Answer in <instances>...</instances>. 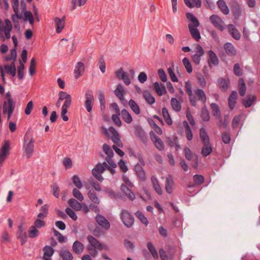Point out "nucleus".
<instances>
[{"label": "nucleus", "instance_id": "obj_1", "mask_svg": "<svg viewBox=\"0 0 260 260\" xmlns=\"http://www.w3.org/2000/svg\"><path fill=\"white\" fill-rule=\"evenodd\" d=\"M87 239L90 244L87 246V249L90 255L93 257H95L98 255V250H109L108 246L100 242L99 241L92 236H88Z\"/></svg>", "mask_w": 260, "mask_h": 260}, {"label": "nucleus", "instance_id": "obj_2", "mask_svg": "<svg viewBox=\"0 0 260 260\" xmlns=\"http://www.w3.org/2000/svg\"><path fill=\"white\" fill-rule=\"evenodd\" d=\"M114 168L110 167L106 162H104L103 164L98 163L92 170V174L98 180L102 182L104 180V178L101 174L104 173L106 169L109 170L112 174H114L115 173Z\"/></svg>", "mask_w": 260, "mask_h": 260}, {"label": "nucleus", "instance_id": "obj_3", "mask_svg": "<svg viewBox=\"0 0 260 260\" xmlns=\"http://www.w3.org/2000/svg\"><path fill=\"white\" fill-rule=\"evenodd\" d=\"M120 219L124 225L127 228H131L134 224V216L127 210H122L120 214Z\"/></svg>", "mask_w": 260, "mask_h": 260}, {"label": "nucleus", "instance_id": "obj_4", "mask_svg": "<svg viewBox=\"0 0 260 260\" xmlns=\"http://www.w3.org/2000/svg\"><path fill=\"white\" fill-rule=\"evenodd\" d=\"M85 98V107L88 112H90L94 102V98L91 90L88 89L86 91Z\"/></svg>", "mask_w": 260, "mask_h": 260}, {"label": "nucleus", "instance_id": "obj_5", "mask_svg": "<svg viewBox=\"0 0 260 260\" xmlns=\"http://www.w3.org/2000/svg\"><path fill=\"white\" fill-rule=\"evenodd\" d=\"M184 151L185 158L188 160H194V162L192 164V166L194 168H197L198 166V155L193 154L190 149L187 147L184 148Z\"/></svg>", "mask_w": 260, "mask_h": 260}, {"label": "nucleus", "instance_id": "obj_6", "mask_svg": "<svg viewBox=\"0 0 260 260\" xmlns=\"http://www.w3.org/2000/svg\"><path fill=\"white\" fill-rule=\"evenodd\" d=\"M210 20L213 25L218 29L222 31L224 29L223 21L216 15H212L210 17Z\"/></svg>", "mask_w": 260, "mask_h": 260}, {"label": "nucleus", "instance_id": "obj_7", "mask_svg": "<svg viewBox=\"0 0 260 260\" xmlns=\"http://www.w3.org/2000/svg\"><path fill=\"white\" fill-rule=\"evenodd\" d=\"M15 107V102L13 99L5 101L3 106V112L6 114L7 112H14Z\"/></svg>", "mask_w": 260, "mask_h": 260}, {"label": "nucleus", "instance_id": "obj_8", "mask_svg": "<svg viewBox=\"0 0 260 260\" xmlns=\"http://www.w3.org/2000/svg\"><path fill=\"white\" fill-rule=\"evenodd\" d=\"M115 74L116 77L119 79H122L125 85H128L131 83L128 74L127 72H124L122 68L118 70Z\"/></svg>", "mask_w": 260, "mask_h": 260}, {"label": "nucleus", "instance_id": "obj_9", "mask_svg": "<svg viewBox=\"0 0 260 260\" xmlns=\"http://www.w3.org/2000/svg\"><path fill=\"white\" fill-rule=\"evenodd\" d=\"M109 131L112 134L111 137V140L115 144V145L119 147H122L123 144L121 142V141L120 140L118 132L112 126L110 127Z\"/></svg>", "mask_w": 260, "mask_h": 260}, {"label": "nucleus", "instance_id": "obj_10", "mask_svg": "<svg viewBox=\"0 0 260 260\" xmlns=\"http://www.w3.org/2000/svg\"><path fill=\"white\" fill-rule=\"evenodd\" d=\"M95 219L99 225L102 228L105 230H108L110 229V222L103 216L98 214L96 215Z\"/></svg>", "mask_w": 260, "mask_h": 260}, {"label": "nucleus", "instance_id": "obj_11", "mask_svg": "<svg viewBox=\"0 0 260 260\" xmlns=\"http://www.w3.org/2000/svg\"><path fill=\"white\" fill-rule=\"evenodd\" d=\"M17 237L21 241V245L25 243L27 241V236L23 225L21 224L18 226V231L17 232Z\"/></svg>", "mask_w": 260, "mask_h": 260}, {"label": "nucleus", "instance_id": "obj_12", "mask_svg": "<svg viewBox=\"0 0 260 260\" xmlns=\"http://www.w3.org/2000/svg\"><path fill=\"white\" fill-rule=\"evenodd\" d=\"M150 138L157 149L160 151L164 149L165 146L162 141L154 133H153L152 135H150Z\"/></svg>", "mask_w": 260, "mask_h": 260}, {"label": "nucleus", "instance_id": "obj_13", "mask_svg": "<svg viewBox=\"0 0 260 260\" xmlns=\"http://www.w3.org/2000/svg\"><path fill=\"white\" fill-rule=\"evenodd\" d=\"M224 49L226 54L230 56H235L237 54V50L234 46L230 42L225 43L223 45Z\"/></svg>", "mask_w": 260, "mask_h": 260}, {"label": "nucleus", "instance_id": "obj_14", "mask_svg": "<svg viewBox=\"0 0 260 260\" xmlns=\"http://www.w3.org/2000/svg\"><path fill=\"white\" fill-rule=\"evenodd\" d=\"M186 17L187 19L191 22V23L188 24V28H189V25H191L192 28L198 27L199 26V21L192 13L190 12L186 13Z\"/></svg>", "mask_w": 260, "mask_h": 260}, {"label": "nucleus", "instance_id": "obj_15", "mask_svg": "<svg viewBox=\"0 0 260 260\" xmlns=\"http://www.w3.org/2000/svg\"><path fill=\"white\" fill-rule=\"evenodd\" d=\"M43 250L44 251V255L43 258L44 260H52L50 257L53 254L54 250L50 246H45Z\"/></svg>", "mask_w": 260, "mask_h": 260}, {"label": "nucleus", "instance_id": "obj_16", "mask_svg": "<svg viewBox=\"0 0 260 260\" xmlns=\"http://www.w3.org/2000/svg\"><path fill=\"white\" fill-rule=\"evenodd\" d=\"M229 80L223 78H219L217 80V84L220 89L223 91H226L229 87Z\"/></svg>", "mask_w": 260, "mask_h": 260}, {"label": "nucleus", "instance_id": "obj_17", "mask_svg": "<svg viewBox=\"0 0 260 260\" xmlns=\"http://www.w3.org/2000/svg\"><path fill=\"white\" fill-rule=\"evenodd\" d=\"M59 255L62 260H73V256L72 253L66 248H62L59 252Z\"/></svg>", "mask_w": 260, "mask_h": 260}, {"label": "nucleus", "instance_id": "obj_18", "mask_svg": "<svg viewBox=\"0 0 260 260\" xmlns=\"http://www.w3.org/2000/svg\"><path fill=\"white\" fill-rule=\"evenodd\" d=\"M231 9L235 19H238L241 14V10L240 5L236 2H233L232 4Z\"/></svg>", "mask_w": 260, "mask_h": 260}, {"label": "nucleus", "instance_id": "obj_19", "mask_svg": "<svg viewBox=\"0 0 260 260\" xmlns=\"http://www.w3.org/2000/svg\"><path fill=\"white\" fill-rule=\"evenodd\" d=\"M238 94L236 91H233L228 98V104L230 108L233 110L235 107Z\"/></svg>", "mask_w": 260, "mask_h": 260}, {"label": "nucleus", "instance_id": "obj_20", "mask_svg": "<svg viewBox=\"0 0 260 260\" xmlns=\"http://www.w3.org/2000/svg\"><path fill=\"white\" fill-rule=\"evenodd\" d=\"M73 251L77 254H81L84 248V245L78 241H75L73 244Z\"/></svg>", "mask_w": 260, "mask_h": 260}, {"label": "nucleus", "instance_id": "obj_21", "mask_svg": "<svg viewBox=\"0 0 260 260\" xmlns=\"http://www.w3.org/2000/svg\"><path fill=\"white\" fill-rule=\"evenodd\" d=\"M85 70L84 64L81 62H78L74 70L75 76L76 79L82 75Z\"/></svg>", "mask_w": 260, "mask_h": 260}, {"label": "nucleus", "instance_id": "obj_22", "mask_svg": "<svg viewBox=\"0 0 260 260\" xmlns=\"http://www.w3.org/2000/svg\"><path fill=\"white\" fill-rule=\"evenodd\" d=\"M34 139L31 138L25 147V153L27 158H29L34 152Z\"/></svg>", "mask_w": 260, "mask_h": 260}, {"label": "nucleus", "instance_id": "obj_23", "mask_svg": "<svg viewBox=\"0 0 260 260\" xmlns=\"http://www.w3.org/2000/svg\"><path fill=\"white\" fill-rule=\"evenodd\" d=\"M229 33L232 37L236 40H239L241 38V35L238 30L233 24L228 25Z\"/></svg>", "mask_w": 260, "mask_h": 260}, {"label": "nucleus", "instance_id": "obj_24", "mask_svg": "<svg viewBox=\"0 0 260 260\" xmlns=\"http://www.w3.org/2000/svg\"><path fill=\"white\" fill-rule=\"evenodd\" d=\"M136 133L141 141L146 144L148 141V138L143 129L141 127L138 126L136 128Z\"/></svg>", "mask_w": 260, "mask_h": 260}, {"label": "nucleus", "instance_id": "obj_25", "mask_svg": "<svg viewBox=\"0 0 260 260\" xmlns=\"http://www.w3.org/2000/svg\"><path fill=\"white\" fill-rule=\"evenodd\" d=\"M120 189L129 200L133 201L135 199V193L126 185L124 184H121Z\"/></svg>", "mask_w": 260, "mask_h": 260}, {"label": "nucleus", "instance_id": "obj_26", "mask_svg": "<svg viewBox=\"0 0 260 260\" xmlns=\"http://www.w3.org/2000/svg\"><path fill=\"white\" fill-rule=\"evenodd\" d=\"M154 88L156 92L159 96H161L167 93V90L165 86L163 84H159L156 82L154 83Z\"/></svg>", "mask_w": 260, "mask_h": 260}, {"label": "nucleus", "instance_id": "obj_27", "mask_svg": "<svg viewBox=\"0 0 260 260\" xmlns=\"http://www.w3.org/2000/svg\"><path fill=\"white\" fill-rule=\"evenodd\" d=\"M213 149L212 145L210 142L203 144V146L202 148L201 154L204 157H206L211 153Z\"/></svg>", "mask_w": 260, "mask_h": 260}, {"label": "nucleus", "instance_id": "obj_28", "mask_svg": "<svg viewBox=\"0 0 260 260\" xmlns=\"http://www.w3.org/2000/svg\"><path fill=\"white\" fill-rule=\"evenodd\" d=\"M174 184V181L172 176L169 175L166 178V184H165V188L166 191L171 194L172 192L173 186Z\"/></svg>", "mask_w": 260, "mask_h": 260}, {"label": "nucleus", "instance_id": "obj_29", "mask_svg": "<svg viewBox=\"0 0 260 260\" xmlns=\"http://www.w3.org/2000/svg\"><path fill=\"white\" fill-rule=\"evenodd\" d=\"M217 5L223 14L224 15L229 14V9L224 0H218L217 2Z\"/></svg>", "mask_w": 260, "mask_h": 260}, {"label": "nucleus", "instance_id": "obj_30", "mask_svg": "<svg viewBox=\"0 0 260 260\" xmlns=\"http://www.w3.org/2000/svg\"><path fill=\"white\" fill-rule=\"evenodd\" d=\"M185 4L188 8H192L196 7L199 8L201 7V0H184Z\"/></svg>", "mask_w": 260, "mask_h": 260}, {"label": "nucleus", "instance_id": "obj_31", "mask_svg": "<svg viewBox=\"0 0 260 260\" xmlns=\"http://www.w3.org/2000/svg\"><path fill=\"white\" fill-rule=\"evenodd\" d=\"M151 181L153 187L155 191L159 195L162 194V190L159 184L157 179L155 176H152Z\"/></svg>", "mask_w": 260, "mask_h": 260}, {"label": "nucleus", "instance_id": "obj_32", "mask_svg": "<svg viewBox=\"0 0 260 260\" xmlns=\"http://www.w3.org/2000/svg\"><path fill=\"white\" fill-rule=\"evenodd\" d=\"M135 171L140 180L141 181H144L146 179V176L145 172L141 165L137 164L135 166Z\"/></svg>", "mask_w": 260, "mask_h": 260}, {"label": "nucleus", "instance_id": "obj_33", "mask_svg": "<svg viewBox=\"0 0 260 260\" xmlns=\"http://www.w3.org/2000/svg\"><path fill=\"white\" fill-rule=\"evenodd\" d=\"M63 17L62 19H60L58 17L55 18V22L56 25V31L57 34L61 32L64 26V20Z\"/></svg>", "mask_w": 260, "mask_h": 260}, {"label": "nucleus", "instance_id": "obj_34", "mask_svg": "<svg viewBox=\"0 0 260 260\" xmlns=\"http://www.w3.org/2000/svg\"><path fill=\"white\" fill-rule=\"evenodd\" d=\"M6 25L5 28L2 31H4L6 39H9L11 37L10 31L12 30V26L10 21L8 19L5 20Z\"/></svg>", "mask_w": 260, "mask_h": 260}, {"label": "nucleus", "instance_id": "obj_35", "mask_svg": "<svg viewBox=\"0 0 260 260\" xmlns=\"http://www.w3.org/2000/svg\"><path fill=\"white\" fill-rule=\"evenodd\" d=\"M68 204L75 210L80 211L82 209V204L75 199H69Z\"/></svg>", "mask_w": 260, "mask_h": 260}, {"label": "nucleus", "instance_id": "obj_36", "mask_svg": "<svg viewBox=\"0 0 260 260\" xmlns=\"http://www.w3.org/2000/svg\"><path fill=\"white\" fill-rule=\"evenodd\" d=\"M121 115L122 119L127 123H131L133 121L132 117L128 111L125 109L122 110Z\"/></svg>", "mask_w": 260, "mask_h": 260}, {"label": "nucleus", "instance_id": "obj_37", "mask_svg": "<svg viewBox=\"0 0 260 260\" xmlns=\"http://www.w3.org/2000/svg\"><path fill=\"white\" fill-rule=\"evenodd\" d=\"M200 137L202 142L203 144L210 142L209 137L204 128H201L200 130Z\"/></svg>", "mask_w": 260, "mask_h": 260}, {"label": "nucleus", "instance_id": "obj_38", "mask_svg": "<svg viewBox=\"0 0 260 260\" xmlns=\"http://www.w3.org/2000/svg\"><path fill=\"white\" fill-rule=\"evenodd\" d=\"M238 87L239 94L241 96H244V95L245 94L246 87L243 79L240 78L239 79Z\"/></svg>", "mask_w": 260, "mask_h": 260}, {"label": "nucleus", "instance_id": "obj_39", "mask_svg": "<svg viewBox=\"0 0 260 260\" xmlns=\"http://www.w3.org/2000/svg\"><path fill=\"white\" fill-rule=\"evenodd\" d=\"M209 63H211L214 66H217L219 63L218 58L216 54L211 50L209 51Z\"/></svg>", "mask_w": 260, "mask_h": 260}, {"label": "nucleus", "instance_id": "obj_40", "mask_svg": "<svg viewBox=\"0 0 260 260\" xmlns=\"http://www.w3.org/2000/svg\"><path fill=\"white\" fill-rule=\"evenodd\" d=\"M189 30L192 37L197 41H199L201 38L200 33L197 27L192 28L191 25H189Z\"/></svg>", "mask_w": 260, "mask_h": 260}, {"label": "nucleus", "instance_id": "obj_41", "mask_svg": "<svg viewBox=\"0 0 260 260\" xmlns=\"http://www.w3.org/2000/svg\"><path fill=\"white\" fill-rule=\"evenodd\" d=\"M196 94L197 95L198 100L205 104L206 102V95L203 90L201 89H197L194 91Z\"/></svg>", "mask_w": 260, "mask_h": 260}, {"label": "nucleus", "instance_id": "obj_42", "mask_svg": "<svg viewBox=\"0 0 260 260\" xmlns=\"http://www.w3.org/2000/svg\"><path fill=\"white\" fill-rule=\"evenodd\" d=\"M10 144L8 141L5 142L0 150V155L7 157L9 154Z\"/></svg>", "mask_w": 260, "mask_h": 260}, {"label": "nucleus", "instance_id": "obj_43", "mask_svg": "<svg viewBox=\"0 0 260 260\" xmlns=\"http://www.w3.org/2000/svg\"><path fill=\"white\" fill-rule=\"evenodd\" d=\"M10 144L8 141L5 142L0 150V155L7 157L9 154Z\"/></svg>", "mask_w": 260, "mask_h": 260}, {"label": "nucleus", "instance_id": "obj_44", "mask_svg": "<svg viewBox=\"0 0 260 260\" xmlns=\"http://www.w3.org/2000/svg\"><path fill=\"white\" fill-rule=\"evenodd\" d=\"M124 91L122 85H118L116 89L114 90L115 94L120 101H123L124 99Z\"/></svg>", "mask_w": 260, "mask_h": 260}, {"label": "nucleus", "instance_id": "obj_45", "mask_svg": "<svg viewBox=\"0 0 260 260\" xmlns=\"http://www.w3.org/2000/svg\"><path fill=\"white\" fill-rule=\"evenodd\" d=\"M212 113L216 119L220 117V112L218 105L216 103H212L210 105Z\"/></svg>", "mask_w": 260, "mask_h": 260}, {"label": "nucleus", "instance_id": "obj_46", "mask_svg": "<svg viewBox=\"0 0 260 260\" xmlns=\"http://www.w3.org/2000/svg\"><path fill=\"white\" fill-rule=\"evenodd\" d=\"M128 105L132 110L137 115L140 113V109L138 105L135 101L131 99L128 102Z\"/></svg>", "mask_w": 260, "mask_h": 260}, {"label": "nucleus", "instance_id": "obj_47", "mask_svg": "<svg viewBox=\"0 0 260 260\" xmlns=\"http://www.w3.org/2000/svg\"><path fill=\"white\" fill-rule=\"evenodd\" d=\"M183 123L185 129V135L186 138L188 141H190L193 138L191 128L186 121H184Z\"/></svg>", "mask_w": 260, "mask_h": 260}, {"label": "nucleus", "instance_id": "obj_48", "mask_svg": "<svg viewBox=\"0 0 260 260\" xmlns=\"http://www.w3.org/2000/svg\"><path fill=\"white\" fill-rule=\"evenodd\" d=\"M162 114L164 119H165L166 123L169 125H171L172 124L173 121L169 113V112L166 108L164 107L162 108Z\"/></svg>", "mask_w": 260, "mask_h": 260}, {"label": "nucleus", "instance_id": "obj_49", "mask_svg": "<svg viewBox=\"0 0 260 260\" xmlns=\"http://www.w3.org/2000/svg\"><path fill=\"white\" fill-rule=\"evenodd\" d=\"M171 104L172 108L175 111L179 112L181 109V106L180 102L175 98H173L171 100Z\"/></svg>", "mask_w": 260, "mask_h": 260}, {"label": "nucleus", "instance_id": "obj_50", "mask_svg": "<svg viewBox=\"0 0 260 260\" xmlns=\"http://www.w3.org/2000/svg\"><path fill=\"white\" fill-rule=\"evenodd\" d=\"M147 247L150 252L151 253L152 257L154 259H157L158 258V255L155 248L153 246L152 243L148 242Z\"/></svg>", "mask_w": 260, "mask_h": 260}, {"label": "nucleus", "instance_id": "obj_51", "mask_svg": "<svg viewBox=\"0 0 260 260\" xmlns=\"http://www.w3.org/2000/svg\"><path fill=\"white\" fill-rule=\"evenodd\" d=\"M256 99L255 95H249L246 100L243 101V104L246 108L250 107Z\"/></svg>", "mask_w": 260, "mask_h": 260}, {"label": "nucleus", "instance_id": "obj_52", "mask_svg": "<svg viewBox=\"0 0 260 260\" xmlns=\"http://www.w3.org/2000/svg\"><path fill=\"white\" fill-rule=\"evenodd\" d=\"M143 96L146 102L149 104L152 105L154 103L155 101L154 98L148 91H144Z\"/></svg>", "mask_w": 260, "mask_h": 260}, {"label": "nucleus", "instance_id": "obj_53", "mask_svg": "<svg viewBox=\"0 0 260 260\" xmlns=\"http://www.w3.org/2000/svg\"><path fill=\"white\" fill-rule=\"evenodd\" d=\"M88 196L89 199L95 204H99L100 201L97 197V195L93 190H90L88 192Z\"/></svg>", "mask_w": 260, "mask_h": 260}, {"label": "nucleus", "instance_id": "obj_54", "mask_svg": "<svg viewBox=\"0 0 260 260\" xmlns=\"http://www.w3.org/2000/svg\"><path fill=\"white\" fill-rule=\"evenodd\" d=\"M201 116L202 120L204 121H208L210 120L209 112L206 106L202 109Z\"/></svg>", "mask_w": 260, "mask_h": 260}, {"label": "nucleus", "instance_id": "obj_55", "mask_svg": "<svg viewBox=\"0 0 260 260\" xmlns=\"http://www.w3.org/2000/svg\"><path fill=\"white\" fill-rule=\"evenodd\" d=\"M182 62L187 72L188 73H191L192 72V68L189 59L187 57H184L182 60Z\"/></svg>", "mask_w": 260, "mask_h": 260}, {"label": "nucleus", "instance_id": "obj_56", "mask_svg": "<svg viewBox=\"0 0 260 260\" xmlns=\"http://www.w3.org/2000/svg\"><path fill=\"white\" fill-rule=\"evenodd\" d=\"M39 231L36 226H31L28 231V237L31 238H36L39 235Z\"/></svg>", "mask_w": 260, "mask_h": 260}, {"label": "nucleus", "instance_id": "obj_57", "mask_svg": "<svg viewBox=\"0 0 260 260\" xmlns=\"http://www.w3.org/2000/svg\"><path fill=\"white\" fill-rule=\"evenodd\" d=\"M135 215L144 224L147 225L148 224L149 222L147 218L144 216V214L142 212L137 211L135 213Z\"/></svg>", "mask_w": 260, "mask_h": 260}, {"label": "nucleus", "instance_id": "obj_58", "mask_svg": "<svg viewBox=\"0 0 260 260\" xmlns=\"http://www.w3.org/2000/svg\"><path fill=\"white\" fill-rule=\"evenodd\" d=\"M72 181L74 184L79 189L82 187V184L80 178L77 175H73L72 177Z\"/></svg>", "mask_w": 260, "mask_h": 260}, {"label": "nucleus", "instance_id": "obj_59", "mask_svg": "<svg viewBox=\"0 0 260 260\" xmlns=\"http://www.w3.org/2000/svg\"><path fill=\"white\" fill-rule=\"evenodd\" d=\"M36 66V61L35 58H32L30 62L29 68V73L30 76H32L35 73V68Z\"/></svg>", "mask_w": 260, "mask_h": 260}, {"label": "nucleus", "instance_id": "obj_60", "mask_svg": "<svg viewBox=\"0 0 260 260\" xmlns=\"http://www.w3.org/2000/svg\"><path fill=\"white\" fill-rule=\"evenodd\" d=\"M241 118L240 115H236L234 117L232 122V127L234 129L237 128L239 126Z\"/></svg>", "mask_w": 260, "mask_h": 260}, {"label": "nucleus", "instance_id": "obj_61", "mask_svg": "<svg viewBox=\"0 0 260 260\" xmlns=\"http://www.w3.org/2000/svg\"><path fill=\"white\" fill-rule=\"evenodd\" d=\"M103 150L104 152L107 155V156H113L114 152L111 147L107 144L103 145Z\"/></svg>", "mask_w": 260, "mask_h": 260}, {"label": "nucleus", "instance_id": "obj_62", "mask_svg": "<svg viewBox=\"0 0 260 260\" xmlns=\"http://www.w3.org/2000/svg\"><path fill=\"white\" fill-rule=\"evenodd\" d=\"M73 194L74 197L79 201H82L84 197L81 192L77 188H74L73 190Z\"/></svg>", "mask_w": 260, "mask_h": 260}, {"label": "nucleus", "instance_id": "obj_63", "mask_svg": "<svg viewBox=\"0 0 260 260\" xmlns=\"http://www.w3.org/2000/svg\"><path fill=\"white\" fill-rule=\"evenodd\" d=\"M194 183L197 185H201L204 181V177L201 175H195L193 177Z\"/></svg>", "mask_w": 260, "mask_h": 260}, {"label": "nucleus", "instance_id": "obj_64", "mask_svg": "<svg viewBox=\"0 0 260 260\" xmlns=\"http://www.w3.org/2000/svg\"><path fill=\"white\" fill-rule=\"evenodd\" d=\"M197 79L198 83L201 87H204L206 86V81L201 74H199L197 75Z\"/></svg>", "mask_w": 260, "mask_h": 260}]
</instances>
